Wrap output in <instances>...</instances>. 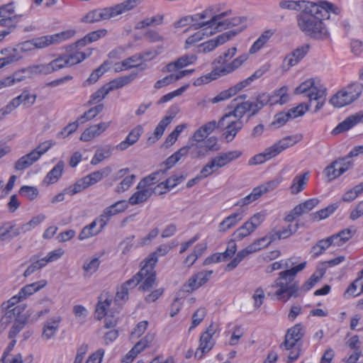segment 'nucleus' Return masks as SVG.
I'll list each match as a JSON object with an SVG mask.
<instances>
[{
  "label": "nucleus",
  "instance_id": "nucleus-43",
  "mask_svg": "<svg viewBox=\"0 0 363 363\" xmlns=\"http://www.w3.org/2000/svg\"><path fill=\"white\" fill-rule=\"evenodd\" d=\"M64 169L63 162H59L46 175L44 179V182L49 184H54L61 177Z\"/></svg>",
  "mask_w": 363,
  "mask_h": 363
},
{
  "label": "nucleus",
  "instance_id": "nucleus-60",
  "mask_svg": "<svg viewBox=\"0 0 363 363\" xmlns=\"http://www.w3.org/2000/svg\"><path fill=\"white\" fill-rule=\"evenodd\" d=\"M54 145L55 143L52 140H46L40 143L30 153L34 158H35V160L38 161L40 159V157L43 154H45L49 149H50Z\"/></svg>",
  "mask_w": 363,
  "mask_h": 363
},
{
  "label": "nucleus",
  "instance_id": "nucleus-34",
  "mask_svg": "<svg viewBox=\"0 0 363 363\" xmlns=\"http://www.w3.org/2000/svg\"><path fill=\"white\" fill-rule=\"evenodd\" d=\"M301 138V137L298 135L286 136L274 143L272 146L277 154L279 155L286 148L296 144Z\"/></svg>",
  "mask_w": 363,
  "mask_h": 363
},
{
  "label": "nucleus",
  "instance_id": "nucleus-1",
  "mask_svg": "<svg viewBox=\"0 0 363 363\" xmlns=\"http://www.w3.org/2000/svg\"><path fill=\"white\" fill-rule=\"evenodd\" d=\"M311 4V6H308L307 10H304L298 16V26L306 35L316 39H325L329 36V32L323 21L329 18L330 13L340 14L342 9L327 1Z\"/></svg>",
  "mask_w": 363,
  "mask_h": 363
},
{
  "label": "nucleus",
  "instance_id": "nucleus-35",
  "mask_svg": "<svg viewBox=\"0 0 363 363\" xmlns=\"http://www.w3.org/2000/svg\"><path fill=\"white\" fill-rule=\"evenodd\" d=\"M112 169L110 167H106L98 171H95L87 176L84 177L85 182L89 186H92L97 182L107 177L111 172Z\"/></svg>",
  "mask_w": 363,
  "mask_h": 363
},
{
  "label": "nucleus",
  "instance_id": "nucleus-4",
  "mask_svg": "<svg viewBox=\"0 0 363 363\" xmlns=\"http://www.w3.org/2000/svg\"><path fill=\"white\" fill-rule=\"evenodd\" d=\"M86 55L83 52L58 55L48 63L36 65L38 74L47 75L66 67L77 65L84 60Z\"/></svg>",
  "mask_w": 363,
  "mask_h": 363
},
{
  "label": "nucleus",
  "instance_id": "nucleus-56",
  "mask_svg": "<svg viewBox=\"0 0 363 363\" xmlns=\"http://www.w3.org/2000/svg\"><path fill=\"white\" fill-rule=\"evenodd\" d=\"M21 308L19 306L8 310L0 320V333L3 332L6 325L11 321L12 318L21 313Z\"/></svg>",
  "mask_w": 363,
  "mask_h": 363
},
{
  "label": "nucleus",
  "instance_id": "nucleus-7",
  "mask_svg": "<svg viewBox=\"0 0 363 363\" xmlns=\"http://www.w3.org/2000/svg\"><path fill=\"white\" fill-rule=\"evenodd\" d=\"M218 125V122L216 121H209L198 128L189 138V143L195 150L191 151V157L192 158H198L205 156V152L202 150L201 143L204 142L208 136L212 133L217 128H221Z\"/></svg>",
  "mask_w": 363,
  "mask_h": 363
},
{
  "label": "nucleus",
  "instance_id": "nucleus-9",
  "mask_svg": "<svg viewBox=\"0 0 363 363\" xmlns=\"http://www.w3.org/2000/svg\"><path fill=\"white\" fill-rule=\"evenodd\" d=\"M363 90V83L354 82L339 91L330 100L335 107L341 108L355 101Z\"/></svg>",
  "mask_w": 363,
  "mask_h": 363
},
{
  "label": "nucleus",
  "instance_id": "nucleus-3",
  "mask_svg": "<svg viewBox=\"0 0 363 363\" xmlns=\"http://www.w3.org/2000/svg\"><path fill=\"white\" fill-rule=\"evenodd\" d=\"M306 263L304 262L290 269L279 273V277L272 285V287L279 288L273 295L277 300L285 302L291 297L298 296L299 285L297 281H294V278L298 272L306 267Z\"/></svg>",
  "mask_w": 363,
  "mask_h": 363
},
{
  "label": "nucleus",
  "instance_id": "nucleus-55",
  "mask_svg": "<svg viewBox=\"0 0 363 363\" xmlns=\"http://www.w3.org/2000/svg\"><path fill=\"white\" fill-rule=\"evenodd\" d=\"M21 308L19 306L8 310L0 320V333L3 332L6 325L11 321L12 318L21 313Z\"/></svg>",
  "mask_w": 363,
  "mask_h": 363
},
{
  "label": "nucleus",
  "instance_id": "nucleus-29",
  "mask_svg": "<svg viewBox=\"0 0 363 363\" xmlns=\"http://www.w3.org/2000/svg\"><path fill=\"white\" fill-rule=\"evenodd\" d=\"M196 60L197 57L194 54L184 55L176 61L169 63L167 65V69L170 72H174L178 69L194 64Z\"/></svg>",
  "mask_w": 363,
  "mask_h": 363
},
{
  "label": "nucleus",
  "instance_id": "nucleus-21",
  "mask_svg": "<svg viewBox=\"0 0 363 363\" xmlns=\"http://www.w3.org/2000/svg\"><path fill=\"white\" fill-rule=\"evenodd\" d=\"M143 133V128L141 125H137L129 133L126 138L116 146V148L120 151L127 150L130 146L136 143Z\"/></svg>",
  "mask_w": 363,
  "mask_h": 363
},
{
  "label": "nucleus",
  "instance_id": "nucleus-8",
  "mask_svg": "<svg viewBox=\"0 0 363 363\" xmlns=\"http://www.w3.org/2000/svg\"><path fill=\"white\" fill-rule=\"evenodd\" d=\"M232 14V10L227 6L224 2L213 4L202 11L201 16L199 18H208L204 23L201 25H208V28L217 29L218 23L222 22L225 18Z\"/></svg>",
  "mask_w": 363,
  "mask_h": 363
},
{
  "label": "nucleus",
  "instance_id": "nucleus-57",
  "mask_svg": "<svg viewBox=\"0 0 363 363\" xmlns=\"http://www.w3.org/2000/svg\"><path fill=\"white\" fill-rule=\"evenodd\" d=\"M164 19L163 15L157 14L150 18H146L144 20L139 21L136 26V29H143L145 27L150 26H157L162 24Z\"/></svg>",
  "mask_w": 363,
  "mask_h": 363
},
{
  "label": "nucleus",
  "instance_id": "nucleus-51",
  "mask_svg": "<svg viewBox=\"0 0 363 363\" xmlns=\"http://www.w3.org/2000/svg\"><path fill=\"white\" fill-rule=\"evenodd\" d=\"M30 262L31 264L28 267V268L25 270L23 273V276L25 277L30 276L35 271L39 270L45 267L44 260L42 259V258L39 259V257L37 255L32 256L30 258Z\"/></svg>",
  "mask_w": 363,
  "mask_h": 363
},
{
  "label": "nucleus",
  "instance_id": "nucleus-5",
  "mask_svg": "<svg viewBox=\"0 0 363 363\" xmlns=\"http://www.w3.org/2000/svg\"><path fill=\"white\" fill-rule=\"evenodd\" d=\"M294 94H306L309 99L310 106L315 103L314 111H319L325 101L326 89L320 84H315L313 79H308L301 83L294 90Z\"/></svg>",
  "mask_w": 363,
  "mask_h": 363
},
{
  "label": "nucleus",
  "instance_id": "nucleus-40",
  "mask_svg": "<svg viewBox=\"0 0 363 363\" xmlns=\"http://www.w3.org/2000/svg\"><path fill=\"white\" fill-rule=\"evenodd\" d=\"M113 147L111 145H105L99 147L91 160V164L96 165L104 160L108 158L113 152Z\"/></svg>",
  "mask_w": 363,
  "mask_h": 363
},
{
  "label": "nucleus",
  "instance_id": "nucleus-14",
  "mask_svg": "<svg viewBox=\"0 0 363 363\" xmlns=\"http://www.w3.org/2000/svg\"><path fill=\"white\" fill-rule=\"evenodd\" d=\"M244 29V26H241L236 30H229L224 33L218 35L216 38L208 40L200 45V48L202 49L203 52H209L213 50L216 48L221 45L230 40L231 38L235 37L238 33L242 32Z\"/></svg>",
  "mask_w": 363,
  "mask_h": 363
},
{
  "label": "nucleus",
  "instance_id": "nucleus-42",
  "mask_svg": "<svg viewBox=\"0 0 363 363\" xmlns=\"http://www.w3.org/2000/svg\"><path fill=\"white\" fill-rule=\"evenodd\" d=\"M148 347L147 342H137L134 347L121 359L126 363H132L135 357Z\"/></svg>",
  "mask_w": 363,
  "mask_h": 363
},
{
  "label": "nucleus",
  "instance_id": "nucleus-36",
  "mask_svg": "<svg viewBox=\"0 0 363 363\" xmlns=\"http://www.w3.org/2000/svg\"><path fill=\"white\" fill-rule=\"evenodd\" d=\"M312 1H293V0H283L279 4V7L282 9H288L291 11H303L307 10L308 6H311Z\"/></svg>",
  "mask_w": 363,
  "mask_h": 363
},
{
  "label": "nucleus",
  "instance_id": "nucleus-32",
  "mask_svg": "<svg viewBox=\"0 0 363 363\" xmlns=\"http://www.w3.org/2000/svg\"><path fill=\"white\" fill-rule=\"evenodd\" d=\"M35 50L33 40H26L18 44L15 48L9 50V52L15 59V62L23 58V53Z\"/></svg>",
  "mask_w": 363,
  "mask_h": 363
},
{
  "label": "nucleus",
  "instance_id": "nucleus-59",
  "mask_svg": "<svg viewBox=\"0 0 363 363\" xmlns=\"http://www.w3.org/2000/svg\"><path fill=\"white\" fill-rule=\"evenodd\" d=\"M303 328L301 325L297 324L288 330L284 340H301L303 337Z\"/></svg>",
  "mask_w": 363,
  "mask_h": 363
},
{
  "label": "nucleus",
  "instance_id": "nucleus-48",
  "mask_svg": "<svg viewBox=\"0 0 363 363\" xmlns=\"http://www.w3.org/2000/svg\"><path fill=\"white\" fill-rule=\"evenodd\" d=\"M242 89L238 83L233 86L230 87L228 89L224 90L219 93L216 96L212 99L211 101L213 104L218 103L220 101L226 100L233 96L235 95L238 92L241 91Z\"/></svg>",
  "mask_w": 363,
  "mask_h": 363
},
{
  "label": "nucleus",
  "instance_id": "nucleus-46",
  "mask_svg": "<svg viewBox=\"0 0 363 363\" xmlns=\"http://www.w3.org/2000/svg\"><path fill=\"white\" fill-rule=\"evenodd\" d=\"M46 218L45 215L39 214L34 216L28 222L18 225L21 233H26L40 225Z\"/></svg>",
  "mask_w": 363,
  "mask_h": 363
},
{
  "label": "nucleus",
  "instance_id": "nucleus-28",
  "mask_svg": "<svg viewBox=\"0 0 363 363\" xmlns=\"http://www.w3.org/2000/svg\"><path fill=\"white\" fill-rule=\"evenodd\" d=\"M153 193L145 186H140L138 183L137 191H135L129 199L128 203L132 206L138 205L146 201Z\"/></svg>",
  "mask_w": 363,
  "mask_h": 363
},
{
  "label": "nucleus",
  "instance_id": "nucleus-10",
  "mask_svg": "<svg viewBox=\"0 0 363 363\" xmlns=\"http://www.w3.org/2000/svg\"><path fill=\"white\" fill-rule=\"evenodd\" d=\"M157 264L156 258L151 257L148 261H143L142 267L138 272L140 282H142L139 289L143 291H149L155 282L156 273L155 266Z\"/></svg>",
  "mask_w": 363,
  "mask_h": 363
},
{
  "label": "nucleus",
  "instance_id": "nucleus-19",
  "mask_svg": "<svg viewBox=\"0 0 363 363\" xmlns=\"http://www.w3.org/2000/svg\"><path fill=\"white\" fill-rule=\"evenodd\" d=\"M363 122V111H359L346 118L340 123L332 131L333 135L345 132L359 123Z\"/></svg>",
  "mask_w": 363,
  "mask_h": 363
},
{
  "label": "nucleus",
  "instance_id": "nucleus-49",
  "mask_svg": "<svg viewBox=\"0 0 363 363\" xmlns=\"http://www.w3.org/2000/svg\"><path fill=\"white\" fill-rule=\"evenodd\" d=\"M60 321V317H55L53 319L48 320L44 326L43 336L47 339L52 338L57 330Z\"/></svg>",
  "mask_w": 363,
  "mask_h": 363
},
{
  "label": "nucleus",
  "instance_id": "nucleus-47",
  "mask_svg": "<svg viewBox=\"0 0 363 363\" xmlns=\"http://www.w3.org/2000/svg\"><path fill=\"white\" fill-rule=\"evenodd\" d=\"M273 34L274 32L271 30H267L263 32V33L251 46L249 52L250 54H255L258 52L267 43V42L270 39Z\"/></svg>",
  "mask_w": 363,
  "mask_h": 363
},
{
  "label": "nucleus",
  "instance_id": "nucleus-11",
  "mask_svg": "<svg viewBox=\"0 0 363 363\" xmlns=\"http://www.w3.org/2000/svg\"><path fill=\"white\" fill-rule=\"evenodd\" d=\"M279 179H274L264 183L253 189L252 191L245 197L239 200L235 206H245L258 199L262 194L276 189L280 184Z\"/></svg>",
  "mask_w": 363,
  "mask_h": 363
},
{
  "label": "nucleus",
  "instance_id": "nucleus-24",
  "mask_svg": "<svg viewBox=\"0 0 363 363\" xmlns=\"http://www.w3.org/2000/svg\"><path fill=\"white\" fill-rule=\"evenodd\" d=\"M225 125V130L223 135L228 142L232 141L239 130L243 126L242 120H232L231 118L225 121L223 128Z\"/></svg>",
  "mask_w": 363,
  "mask_h": 363
},
{
  "label": "nucleus",
  "instance_id": "nucleus-37",
  "mask_svg": "<svg viewBox=\"0 0 363 363\" xmlns=\"http://www.w3.org/2000/svg\"><path fill=\"white\" fill-rule=\"evenodd\" d=\"M277 154L272 145L266 148L262 152L255 155L249 160L250 164H260L274 157Z\"/></svg>",
  "mask_w": 363,
  "mask_h": 363
},
{
  "label": "nucleus",
  "instance_id": "nucleus-52",
  "mask_svg": "<svg viewBox=\"0 0 363 363\" xmlns=\"http://www.w3.org/2000/svg\"><path fill=\"white\" fill-rule=\"evenodd\" d=\"M100 260L98 257H93L85 261L82 266L84 277H91L99 267Z\"/></svg>",
  "mask_w": 363,
  "mask_h": 363
},
{
  "label": "nucleus",
  "instance_id": "nucleus-12",
  "mask_svg": "<svg viewBox=\"0 0 363 363\" xmlns=\"http://www.w3.org/2000/svg\"><path fill=\"white\" fill-rule=\"evenodd\" d=\"M245 94L239 96L230 102V108L233 110L225 113L218 121L219 126H223L225 121L234 117L235 120H241L243 116L249 112L247 102L242 100L246 98Z\"/></svg>",
  "mask_w": 363,
  "mask_h": 363
},
{
  "label": "nucleus",
  "instance_id": "nucleus-58",
  "mask_svg": "<svg viewBox=\"0 0 363 363\" xmlns=\"http://www.w3.org/2000/svg\"><path fill=\"white\" fill-rule=\"evenodd\" d=\"M31 154H28L19 158L15 163L14 168L16 171H22L37 162Z\"/></svg>",
  "mask_w": 363,
  "mask_h": 363
},
{
  "label": "nucleus",
  "instance_id": "nucleus-15",
  "mask_svg": "<svg viewBox=\"0 0 363 363\" xmlns=\"http://www.w3.org/2000/svg\"><path fill=\"white\" fill-rule=\"evenodd\" d=\"M128 207L126 201L121 200L116 202L111 206L104 209L102 213L99 217V223H101V227H105L111 217L125 211Z\"/></svg>",
  "mask_w": 363,
  "mask_h": 363
},
{
  "label": "nucleus",
  "instance_id": "nucleus-54",
  "mask_svg": "<svg viewBox=\"0 0 363 363\" xmlns=\"http://www.w3.org/2000/svg\"><path fill=\"white\" fill-rule=\"evenodd\" d=\"M21 308L19 306L8 310L0 320V333L3 332L6 325L11 321L12 318L21 313Z\"/></svg>",
  "mask_w": 363,
  "mask_h": 363
},
{
  "label": "nucleus",
  "instance_id": "nucleus-26",
  "mask_svg": "<svg viewBox=\"0 0 363 363\" xmlns=\"http://www.w3.org/2000/svg\"><path fill=\"white\" fill-rule=\"evenodd\" d=\"M104 227H101V223H99V218L93 220L89 225L84 226L79 234L78 239L84 240L98 235Z\"/></svg>",
  "mask_w": 363,
  "mask_h": 363
},
{
  "label": "nucleus",
  "instance_id": "nucleus-45",
  "mask_svg": "<svg viewBox=\"0 0 363 363\" xmlns=\"http://www.w3.org/2000/svg\"><path fill=\"white\" fill-rule=\"evenodd\" d=\"M325 273V267H318L316 272L304 283L301 289L304 291H309L322 279Z\"/></svg>",
  "mask_w": 363,
  "mask_h": 363
},
{
  "label": "nucleus",
  "instance_id": "nucleus-18",
  "mask_svg": "<svg viewBox=\"0 0 363 363\" xmlns=\"http://www.w3.org/2000/svg\"><path fill=\"white\" fill-rule=\"evenodd\" d=\"M242 155V152L240 150H233L225 152H221L217 156L211 158V161L217 171L218 169L222 168L231 162L237 160Z\"/></svg>",
  "mask_w": 363,
  "mask_h": 363
},
{
  "label": "nucleus",
  "instance_id": "nucleus-25",
  "mask_svg": "<svg viewBox=\"0 0 363 363\" xmlns=\"http://www.w3.org/2000/svg\"><path fill=\"white\" fill-rule=\"evenodd\" d=\"M302 342H283L280 345L281 350L289 351L288 363H292L296 360L302 351Z\"/></svg>",
  "mask_w": 363,
  "mask_h": 363
},
{
  "label": "nucleus",
  "instance_id": "nucleus-13",
  "mask_svg": "<svg viewBox=\"0 0 363 363\" xmlns=\"http://www.w3.org/2000/svg\"><path fill=\"white\" fill-rule=\"evenodd\" d=\"M352 157H346L333 161L325 169V173L330 182L344 174L352 164Z\"/></svg>",
  "mask_w": 363,
  "mask_h": 363
},
{
  "label": "nucleus",
  "instance_id": "nucleus-16",
  "mask_svg": "<svg viewBox=\"0 0 363 363\" xmlns=\"http://www.w3.org/2000/svg\"><path fill=\"white\" fill-rule=\"evenodd\" d=\"M113 18L111 8L96 9L89 11L81 20L85 23H94Z\"/></svg>",
  "mask_w": 363,
  "mask_h": 363
},
{
  "label": "nucleus",
  "instance_id": "nucleus-61",
  "mask_svg": "<svg viewBox=\"0 0 363 363\" xmlns=\"http://www.w3.org/2000/svg\"><path fill=\"white\" fill-rule=\"evenodd\" d=\"M104 109L103 104H99L93 108H91L87 111H86L83 115H82L78 121L81 123H84L88 121H90L95 118L99 113H100Z\"/></svg>",
  "mask_w": 363,
  "mask_h": 363
},
{
  "label": "nucleus",
  "instance_id": "nucleus-38",
  "mask_svg": "<svg viewBox=\"0 0 363 363\" xmlns=\"http://www.w3.org/2000/svg\"><path fill=\"white\" fill-rule=\"evenodd\" d=\"M36 98V94H32L28 90L25 89L19 96L13 98L12 100L17 107L21 104L24 106L30 107L35 104Z\"/></svg>",
  "mask_w": 363,
  "mask_h": 363
},
{
  "label": "nucleus",
  "instance_id": "nucleus-64",
  "mask_svg": "<svg viewBox=\"0 0 363 363\" xmlns=\"http://www.w3.org/2000/svg\"><path fill=\"white\" fill-rule=\"evenodd\" d=\"M111 91L107 84L104 85L94 93L91 94L90 96V99L88 101L89 105L96 104L101 100H103L106 95Z\"/></svg>",
  "mask_w": 363,
  "mask_h": 363
},
{
  "label": "nucleus",
  "instance_id": "nucleus-39",
  "mask_svg": "<svg viewBox=\"0 0 363 363\" xmlns=\"http://www.w3.org/2000/svg\"><path fill=\"white\" fill-rule=\"evenodd\" d=\"M242 218V213L240 212H236L230 214L225 218L218 225V230L220 232H225L234 227L240 221Z\"/></svg>",
  "mask_w": 363,
  "mask_h": 363
},
{
  "label": "nucleus",
  "instance_id": "nucleus-50",
  "mask_svg": "<svg viewBox=\"0 0 363 363\" xmlns=\"http://www.w3.org/2000/svg\"><path fill=\"white\" fill-rule=\"evenodd\" d=\"M319 203V200L318 199L313 198L310 199L294 208V213L295 214H302L306 213L311 211L313 208H315Z\"/></svg>",
  "mask_w": 363,
  "mask_h": 363
},
{
  "label": "nucleus",
  "instance_id": "nucleus-31",
  "mask_svg": "<svg viewBox=\"0 0 363 363\" xmlns=\"http://www.w3.org/2000/svg\"><path fill=\"white\" fill-rule=\"evenodd\" d=\"M165 174V171L160 170L150 174V175L144 177L140 180L139 184L140 186H145L147 189H150L152 193L154 192V187L156 186L155 184L161 181Z\"/></svg>",
  "mask_w": 363,
  "mask_h": 363
},
{
  "label": "nucleus",
  "instance_id": "nucleus-22",
  "mask_svg": "<svg viewBox=\"0 0 363 363\" xmlns=\"http://www.w3.org/2000/svg\"><path fill=\"white\" fill-rule=\"evenodd\" d=\"M310 45L308 44L302 45L296 48L290 55H287L284 62L289 67L297 65L308 52Z\"/></svg>",
  "mask_w": 363,
  "mask_h": 363
},
{
  "label": "nucleus",
  "instance_id": "nucleus-41",
  "mask_svg": "<svg viewBox=\"0 0 363 363\" xmlns=\"http://www.w3.org/2000/svg\"><path fill=\"white\" fill-rule=\"evenodd\" d=\"M173 118L174 116H166L164 117L155 128L154 131V137H150L148 138V142L153 143L156 140H159L162 136L165 128L171 123Z\"/></svg>",
  "mask_w": 363,
  "mask_h": 363
},
{
  "label": "nucleus",
  "instance_id": "nucleus-33",
  "mask_svg": "<svg viewBox=\"0 0 363 363\" xmlns=\"http://www.w3.org/2000/svg\"><path fill=\"white\" fill-rule=\"evenodd\" d=\"M141 3V0H126L123 2L110 7L113 17L131 11Z\"/></svg>",
  "mask_w": 363,
  "mask_h": 363
},
{
  "label": "nucleus",
  "instance_id": "nucleus-20",
  "mask_svg": "<svg viewBox=\"0 0 363 363\" xmlns=\"http://www.w3.org/2000/svg\"><path fill=\"white\" fill-rule=\"evenodd\" d=\"M111 125L109 122H101L99 124L91 125L84 130L80 136V140L84 142H88L94 139V138L104 133Z\"/></svg>",
  "mask_w": 363,
  "mask_h": 363
},
{
  "label": "nucleus",
  "instance_id": "nucleus-17",
  "mask_svg": "<svg viewBox=\"0 0 363 363\" xmlns=\"http://www.w3.org/2000/svg\"><path fill=\"white\" fill-rule=\"evenodd\" d=\"M113 303V297L108 293H102L99 296L98 303L95 309V315L98 320L102 319L108 313H113L109 310L111 305Z\"/></svg>",
  "mask_w": 363,
  "mask_h": 363
},
{
  "label": "nucleus",
  "instance_id": "nucleus-30",
  "mask_svg": "<svg viewBox=\"0 0 363 363\" xmlns=\"http://www.w3.org/2000/svg\"><path fill=\"white\" fill-rule=\"evenodd\" d=\"M309 179V172L298 174L294 177L290 186L291 194L296 195L304 190Z\"/></svg>",
  "mask_w": 363,
  "mask_h": 363
},
{
  "label": "nucleus",
  "instance_id": "nucleus-62",
  "mask_svg": "<svg viewBox=\"0 0 363 363\" xmlns=\"http://www.w3.org/2000/svg\"><path fill=\"white\" fill-rule=\"evenodd\" d=\"M338 208V205L337 203L331 204L327 206L325 208H323L315 213L312 214L313 218L315 220H320L323 219H325L329 217L331 214H333L335 211Z\"/></svg>",
  "mask_w": 363,
  "mask_h": 363
},
{
  "label": "nucleus",
  "instance_id": "nucleus-6",
  "mask_svg": "<svg viewBox=\"0 0 363 363\" xmlns=\"http://www.w3.org/2000/svg\"><path fill=\"white\" fill-rule=\"evenodd\" d=\"M288 90V87L284 86L276 90L272 96L263 93L259 94L255 101H247L248 111L251 112L250 116H255L267 104L272 106L276 104H284L286 103L289 100Z\"/></svg>",
  "mask_w": 363,
  "mask_h": 363
},
{
  "label": "nucleus",
  "instance_id": "nucleus-53",
  "mask_svg": "<svg viewBox=\"0 0 363 363\" xmlns=\"http://www.w3.org/2000/svg\"><path fill=\"white\" fill-rule=\"evenodd\" d=\"M135 78V74H129L115 79L107 84L109 90L112 91L121 88L130 83Z\"/></svg>",
  "mask_w": 363,
  "mask_h": 363
},
{
  "label": "nucleus",
  "instance_id": "nucleus-27",
  "mask_svg": "<svg viewBox=\"0 0 363 363\" xmlns=\"http://www.w3.org/2000/svg\"><path fill=\"white\" fill-rule=\"evenodd\" d=\"M34 75H39L36 65L28 66L16 71L10 76L13 84L22 82L27 78H31Z\"/></svg>",
  "mask_w": 363,
  "mask_h": 363
},
{
  "label": "nucleus",
  "instance_id": "nucleus-23",
  "mask_svg": "<svg viewBox=\"0 0 363 363\" xmlns=\"http://www.w3.org/2000/svg\"><path fill=\"white\" fill-rule=\"evenodd\" d=\"M18 225L14 221L5 223L0 227V241L11 240L13 238L20 235Z\"/></svg>",
  "mask_w": 363,
  "mask_h": 363
},
{
  "label": "nucleus",
  "instance_id": "nucleus-44",
  "mask_svg": "<svg viewBox=\"0 0 363 363\" xmlns=\"http://www.w3.org/2000/svg\"><path fill=\"white\" fill-rule=\"evenodd\" d=\"M47 284V281L45 280H41L38 282H35L30 284H28L23 286L20 290V296L26 299L29 296L37 292L40 289H43Z\"/></svg>",
  "mask_w": 363,
  "mask_h": 363
},
{
  "label": "nucleus",
  "instance_id": "nucleus-63",
  "mask_svg": "<svg viewBox=\"0 0 363 363\" xmlns=\"http://www.w3.org/2000/svg\"><path fill=\"white\" fill-rule=\"evenodd\" d=\"M245 19L242 17H233L230 18H224L222 22L218 23L217 30L228 29L233 27L238 26L245 21Z\"/></svg>",
  "mask_w": 363,
  "mask_h": 363
},
{
  "label": "nucleus",
  "instance_id": "nucleus-2",
  "mask_svg": "<svg viewBox=\"0 0 363 363\" xmlns=\"http://www.w3.org/2000/svg\"><path fill=\"white\" fill-rule=\"evenodd\" d=\"M237 52V48L233 47L229 48L223 55H220L216 62L218 64L224 65L219 68L214 69L211 72L199 77L194 82V86H201L207 84L212 80L216 79L220 76L226 75L239 68L247 59V55H242L235 58L231 62L227 63Z\"/></svg>",
  "mask_w": 363,
  "mask_h": 363
}]
</instances>
